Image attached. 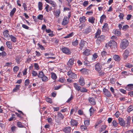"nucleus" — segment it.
Returning a JSON list of instances; mask_svg holds the SVG:
<instances>
[{"mask_svg": "<svg viewBox=\"0 0 133 133\" xmlns=\"http://www.w3.org/2000/svg\"><path fill=\"white\" fill-rule=\"evenodd\" d=\"M129 44V41L126 39H124L120 43V47L122 49H125L128 46Z\"/></svg>", "mask_w": 133, "mask_h": 133, "instance_id": "obj_1", "label": "nucleus"}, {"mask_svg": "<svg viewBox=\"0 0 133 133\" xmlns=\"http://www.w3.org/2000/svg\"><path fill=\"white\" fill-rule=\"evenodd\" d=\"M87 44L86 42L81 40L79 44V50L80 51L85 49L87 46Z\"/></svg>", "mask_w": 133, "mask_h": 133, "instance_id": "obj_2", "label": "nucleus"}, {"mask_svg": "<svg viewBox=\"0 0 133 133\" xmlns=\"http://www.w3.org/2000/svg\"><path fill=\"white\" fill-rule=\"evenodd\" d=\"M105 36L104 35H101L97 37L96 41V43L98 45H99L102 42L104 41L105 39Z\"/></svg>", "mask_w": 133, "mask_h": 133, "instance_id": "obj_3", "label": "nucleus"}, {"mask_svg": "<svg viewBox=\"0 0 133 133\" xmlns=\"http://www.w3.org/2000/svg\"><path fill=\"white\" fill-rule=\"evenodd\" d=\"M73 130L69 126L65 127L62 129V131L64 133H71V131L72 132Z\"/></svg>", "mask_w": 133, "mask_h": 133, "instance_id": "obj_4", "label": "nucleus"}, {"mask_svg": "<svg viewBox=\"0 0 133 133\" xmlns=\"http://www.w3.org/2000/svg\"><path fill=\"white\" fill-rule=\"evenodd\" d=\"M130 52L127 49H126L123 54L122 58L124 60H126L130 55Z\"/></svg>", "mask_w": 133, "mask_h": 133, "instance_id": "obj_5", "label": "nucleus"}, {"mask_svg": "<svg viewBox=\"0 0 133 133\" xmlns=\"http://www.w3.org/2000/svg\"><path fill=\"white\" fill-rule=\"evenodd\" d=\"M74 58H71L69 59L67 63V65L70 69L71 68L74 64Z\"/></svg>", "mask_w": 133, "mask_h": 133, "instance_id": "obj_6", "label": "nucleus"}, {"mask_svg": "<svg viewBox=\"0 0 133 133\" xmlns=\"http://www.w3.org/2000/svg\"><path fill=\"white\" fill-rule=\"evenodd\" d=\"M108 45L111 49L115 48L117 46V43L114 41H111L108 43Z\"/></svg>", "mask_w": 133, "mask_h": 133, "instance_id": "obj_7", "label": "nucleus"}, {"mask_svg": "<svg viewBox=\"0 0 133 133\" xmlns=\"http://www.w3.org/2000/svg\"><path fill=\"white\" fill-rule=\"evenodd\" d=\"M118 123L121 126L124 127L126 124L125 120L122 117H119L118 118Z\"/></svg>", "mask_w": 133, "mask_h": 133, "instance_id": "obj_8", "label": "nucleus"}, {"mask_svg": "<svg viewBox=\"0 0 133 133\" xmlns=\"http://www.w3.org/2000/svg\"><path fill=\"white\" fill-rule=\"evenodd\" d=\"M67 75L73 79H75L77 77L75 73L72 72L71 70H70L68 72Z\"/></svg>", "mask_w": 133, "mask_h": 133, "instance_id": "obj_9", "label": "nucleus"}, {"mask_svg": "<svg viewBox=\"0 0 133 133\" xmlns=\"http://www.w3.org/2000/svg\"><path fill=\"white\" fill-rule=\"evenodd\" d=\"M70 125L72 127L75 126L76 127L77 126L78 123L77 121L74 119H72L70 122Z\"/></svg>", "mask_w": 133, "mask_h": 133, "instance_id": "obj_10", "label": "nucleus"}, {"mask_svg": "<svg viewBox=\"0 0 133 133\" xmlns=\"http://www.w3.org/2000/svg\"><path fill=\"white\" fill-rule=\"evenodd\" d=\"M62 51L63 53L67 55H70L71 53L70 49L68 48L64 47L62 48Z\"/></svg>", "mask_w": 133, "mask_h": 133, "instance_id": "obj_11", "label": "nucleus"}, {"mask_svg": "<svg viewBox=\"0 0 133 133\" xmlns=\"http://www.w3.org/2000/svg\"><path fill=\"white\" fill-rule=\"evenodd\" d=\"M103 91L105 95L108 97H110L111 96V92L107 89L104 88L103 89Z\"/></svg>", "mask_w": 133, "mask_h": 133, "instance_id": "obj_12", "label": "nucleus"}, {"mask_svg": "<svg viewBox=\"0 0 133 133\" xmlns=\"http://www.w3.org/2000/svg\"><path fill=\"white\" fill-rule=\"evenodd\" d=\"M69 21L68 17H64L62 23V24L63 25H66L68 23Z\"/></svg>", "mask_w": 133, "mask_h": 133, "instance_id": "obj_13", "label": "nucleus"}, {"mask_svg": "<svg viewBox=\"0 0 133 133\" xmlns=\"http://www.w3.org/2000/svg\"><path fill=\"white\" fill-rule=\"evenodd\" d=\"M102 67V66L98 62L95 64V69L97 71H100Z\"/></svg>", "mask_w": 133, "mask_h": 133, "instance_id": "obj_14", "label": "nucleus"}, {"mask_svg": "<svg viewBox=\"0 0 133 133\" xmlns=\"http://www.w3.org/2000/svg\"><path fill=\"white\" fill-rule=\"evenodd\" d=\"M109 30L108 24L105 23L103 26L102 31L104 32H107L109 31Z\"/></svg>", "mask_w": 133, "mask_h": 133, "instance_id": "obj_15", "label": "nucleus"}, {"mask_svg": "<svg viewBox=\"0 0 133 133\" xmlns=\"http://www.w3.org/2000/svg\"><path fill=\"white\" fill-rule=\"evenodd\" d=\"M47 3L51 4L53 7H55L56 6V3L54 1L51 0H45Z\"/></svg>", "mask_w": 133, "mask_h": 133, "instance_id": "obj_16", "label": "nucleus"}, {"mask_svg": "<svg viewBox=\"0 0 133 133\" xmlns=\"http://www.w3.org/2000/svg\"><path fill=\"white\" fill-rule=\"evenodd\" d=\"M91 30L92 29L91 27L89 26L88 28L85 29L84 31L83 32V33L85 35H86L91 32Z\"/></svg>", "mask_w": 133, "mask_h": 133, "instance_id": "obj_17", "label": "nucleus"}, {"mask_svg": "<svg viewBox=\"0 0 133 133\" xmlns=\"http://www.w3.org/2000/svg\"><path fill=\"white\" fill-rule=\"evenodd\" d=\"M78 82L79 84L82 86H83L85 84L84 79L82 77H80Z\"/></svg>", "mask_w": 133, "mask_h": 133, "instance_id": "obj_18", "label": "nucleus"}, {"mask_svg": "<svg viewBox=\"0 0 133 133\" xmlns=\"http://www.w3.org/2000/svg\"><path fill=\"white\" fill-rule=\"evenodd\" d=\"M9 31L8 30H4L3 32V35L6 38H7L8 40L9 39L8 36L9 35Z\"/></svg>", "mask_w": 133, "mask_h": 133, "instance_id": "obj_19", "label": "nucleus"}, {"mask_svg": "<svg viewBox=\"0 0 133 133\" xmlns=\"http://www.w3.org/2000/svg\"><path fill=\"white\" fill-rule=\"evenodd\" d=\"M88 101L92 105H94L96 104L95 99L93 97H90L89 98Z\"/></svg>", "mask_w": 133, "mask_h": 133, "instance_id": "obj_20", "label": "nucleus"}, {"mask_svg": "<svg viewBox=\"0 0 133 133\" xmlns=\"http://www.w3.org/2000/svg\"><path fill=\"white\" fill-rule=\"evenodd\" d=\"M126 125L127 127H129L130 125V122L131 121V118L130 116H128V117L126 119Z\"/></svg>", "mask_w": 133, "mask_h": 133, "instance_id": "obj_21", "label": "nucleus"}, {"mask_svg": "<svg viewBox=\"0 0 133 133\" xmlns=\"http://www.w3.org/2000/svg\"><path fill=\"white\" fill-rule=\"evenodd\" d=\"M73 85L74 88L76 90L78 91H80L81 87L78 84L76 83H74Z\"/></svg>", "mask_w": 133, "mask_h": 133, "instance_id": "obj_22", "label": "nucleus"}, {"mask_svg": "<svg viewBox=\"0 0 133 133\" xmlns=\"http://www.w3.org/2000/svg\"><path fill=\"white\" fill-rule=\"evenodd\" d=\"M57 117L63 120L64 117V115L62 114L60 112H57Z\"/></svg>", "mask_w": 133, "mask_h": 133, "instance_id": "obj_23", "label": "nucleus"}, {"mask_svg": "<svg viewBox=\"0 0 133 133\" xmlns=\"http://www.w3.org/2000/svg\"><path fill=\"white\" fill-rule=\"evenodd\" d=\"M45 31L47 33H50L48 34L49 36H50L51 37H52L54 35L53 34V31H51L50 29H46Z\"/></svg>", "mask_w": 133, "mask_h": 133, "instance_id": "obj_24", "label": "nucleus"}, {"mask_svg": "<svg viewBox=\"0 0 133 133\" xmlns=\"http://www.w3.org/2000/svg\"><path fill=\"white\" fill-rule=\"evenodd\" d=\"M126 90L130 91L133 90V84H128L125 87Z\"/></svg>", "mask_w": 133, "mask_h": 133, "instance_id": "obj_25", "label": "nucleus"}, {"mask_svg": "<svg viewBox=\"0 0 133 133\" xmlns=\"http://www.w3.org/2000/svg\"><path fill=\"white\" fill-rule=\"evenodd\" d=\"M90 50L87 49L83 52V54L85 56H88L90 55Z\"/></svg>", "mask_w": 133, "mask_h": 133, "instance_id": "obj_26", "label": "nucleus"}, {"mask_svg": "<svg viewBox=\"0 0 133 133\" xmlns=\"http://www.w3.org/2000/svg\"><path fill=\"white\" fill-rule=\"evenodd\" d=\"M113 33L117 36H119L121 35V31L119 30L116 29L113 31Z\"/></svg>", "mask_w": 133, "mask_h": 133, "instance_id": "obj_27", "label": "nucleus"}, {"mask_svg": "<svg viewBox=\"0 0 133 133\" xmlns=\"http://www.w3.org/2000/svg\"><path fill=\"white\" fill-rule=\"evenodd\" d=\"M101 30L99 29H98L96 33L95 34L94 38H97V37L98 36L100 35L101 34Z\"/></svg>", "mask_w": 133, "mask_h": 133, "instance_id": "obj_28", "label": "nucleus"}, {"mask_svg": "<svg viewBox=\"0 0 133 133\" xmlns=\"http://www.w3.org/2000/svg\"><path fill=\"white\" fill-rule=\"evenodd\" d=\"M95 18L93 17H91L89 18L88 21L90 23L93 24L95 23Z\"/></svg>", "mask_w": 133, "mask_h": 133, "instance_id": "obj_29", "label": "nucleus"}, {"mask_svg": "<svg viewBox=\"0 0 133 133\" xmlns=\"http://www.w3.org/2000/svg\"><path fill=\"white\" fill-rule=\"evenodd\" d=\"M114 60L116 61L119 62L121 60L120 57L117 55H115L113 56Z\"/></svg>", "mask_w": 133, "mask_h": 133, "instance_id": "obj_30", "label": "nucleus"}, {"mask_svg": "<svg viewBox=\"0 0 133 133\" xmlns=\"http://www.w3.org/2000/svg\"><path fill=\"white\" fill-rule=\"evenodd\" d=\"M61 10L60 9L56 10L54 15L57 18L59 16Z\"/></svg>", "mask_w": 133, "mask_h": 133, "instance_id": "obj_31", "label": "nucleus"}, {"mask_svg": "<svg viewBox=\"0 0 133 133\" xmlns=\"http://www.w3.org/2000/svg\"><path fill=\"white\" fill-rule=\"evenodd\" d=\"M9 36L10 38L11 41L12 42L15 43L17 41L16 38L13 36L11 35H9Z\"/></svg>", "mask_w": 133, "mask_h": 133, "instance_id": "obj_32", "label": "nucleus"}, {"mask_svg": "<svg viewBox=\"0 0 133 133\" xmlns=\"http://www.w3.org/2000/svg\"><path fill=\"white\" fill-rule=\"evenodd\" d=\"M106 18V16L104 15H102L100 17V22L101 24L102 23L104 19Z\"/></svg>", "mask_w": 133, "mask_h": 133, "instance_id": "obj_33", "label": "nucleus"}, {"mask_svg": "<svg viewBox=\"0 0 133 133\" xmlns=\"http://www.w3.org/2000/svg\"><path fill=\"white\" fill-rule=\"evenodd\" d=\"M86 21L85 17L84 16H83L79 18V21L81 23L84 22Z\"/></svg>", "mask_w": 133, "mask_h": 133, "instance_id": "obj_34", "label": "nucleus"}, {"mask_svg": "<svg viewBox=\"0 0 133 133\" xmlns=\"http://www.w3.org/2000/svg\"><path fill=\"white\" fill-rule=\"evenodd\" d=\"M16 11V9L15 8H14L10 12V15L11 17L13 16L15 13Z\"/></svg>", "mask_w": 133, "mask_h": 133, "instance_id": "obj_35", "label": "nucleus"}, {"mask_svg": "<svg viewBox=\"0 0 133 133\" xmlns=\"http://www.w3.org/2000/svg\"><path fill=\"white\" fill-rule=\"evenodd\" d=\"M43 4L41 2H39L38 3V7L39 10H42V9Z\"/></svg>", "mask_w": 133, "mask_h": 133, "instance_id": "obj_36", "label": "nucleus"}, {"mask_svg": "<svg viewBox=\"0 0 133 133\" xmlns=\"http://www.w3.org/2000/svg\"><path fill=\"white\" fill-rule=\"evenodd\" d=\"M112 124L113 127L115 128L117 127L118 124V123L115 120H113L112 121Z\"/></svg>", "mask_w": 133, "mask_h": 133, "instance_id": "obj_37", "label": "nucleus"}, {"mask_svg": "<svg viewBox=\"0 0 133 133\" xmlns=\"http://www.w3.org/2000/svg\"><path fill=\"white\" fill-rule=\"evenodd\" d=\"M55 121L56 122V123L58 124H60L61 123V119L57 117L56 116H55Z\"/></svg>", "mask_w": 133, "mask_h": 133, "instance_id": "obj_38", "label": "nucleus"}, {"mask_svg": "<svg viewBox=\"0 0 133 133\" xmlns=\"http://www.w3.org/2000/svg\"><path fill=\"white\" fill-rule=\"evenodd\" d=\"M109 55V54H108L107 52L105 51H104L101 52V55L103 57H105L107 55Z\"/></svg>", "mask_w": 133, "mask_h": 133, "instance_id": "obj_39", "label": "nucleus"}, {"mask_svg": "<svg viewBox=\"0 0 133 133\" xmlns=\"http://www.w3.org/2000/svg\"><path fill=\"white\" fill-rule=\"evenodd\" d=\"M115 64V62L114 61H112L111 62V64L109 65V67H108L109 69H111L113 67H114Z\"/></svg>", "mask_w": 133, "mask_h": 133, "instance_id": "obj_40", "label": "nucleus"}, {"mask_svg": "<svg viewBox=\"0 0 133 133\" xmlns=\"http://www.w3.org/2000/svg\"><path fill=\"white\" fill-rule=\"evenodd\" d=\"M20 85H17L13 90V92H16L20 88Z\"/></svg>", "mask_w": 133, "mask_h": 133, "instance_id": "obj_41", "label": "nucleus"}, {"mask_svg": "<svg viewBox=\"0 0 133 133\" xmlns=\"http://www.w3.org/2000/svg\"><path fill=\"white\" fill-rule=\"evenodd\" d=\"M45 9L46 10V11L48 12L49 11H51L52 10V8L51 7L49 8V5L48 4H47L45 8Z\"/></svg>", "mask_w": 133, "mask_h": 133, "instance_id": "obj_42", "label": "nucleus"}, {"mask_svg": "<svg viewBox=\"0 0 133 133\" xmlns=\"http://www.w3.org/2000/svg\"><path fill=\"white\" fill-rule=\"evenodd\" d=\"M44 74L43 72L42 71H41L39 72L38 75V76L39 78H41L43 76H44Z\"/></svg>", "mask_w": 133, "mask_h": 133, "instance_id": "obj_43", "label": "nucleus"}, {"mask_svg": "<svg viewBox=\"0 0 133 133\" xmlns=\"http://www.w3.org/2000/svg\"><path fill=\"white\" fill-rule=\"evenodd\" d=\"M42 81L44 82H46L48 80V78L45 75L41 78Z\"/></svg>", "mask_w": 133, "mask_h": 133, "instance_id": "obj_44", "label": "nucleus"}, {"mask_svg": "<svg viewBox=\"0 0 133 133\" xmlns=\"http://www.w3.org/2000/svg\"><path fill=\"white\" fill-rule=\"evenodd\" d=\"M51 74V78L54 80L56 79L57 78L56 74L54 72H52Z\"/></svg>", "mask_w": 133, "mask_h": 133, "instance_id": "obj_45", "label": "nucleus"}, {"mask_svg": "<svg viewBox=\"0 0 133 133\" xmlns=\"http://www.w3.org/2000/svg\"><path fill=\"white\" fill-rule=\"evenodd\" d=\"M17 125L18 127L19 128H22L24 127V125L20 122H18L17 123Z\"/></svg>", "mask_w": 133, "mask_h": 133, "instance_id": "obj_46", "label": "nucleus"}, {"mask_svg": "<svg viewBox=\"0 0 133 133\" xmlns=\"http://www.w3.org/2000/svg\"><path fill=\"white\" fill-rule=\"evenodd\" d=\"M90 120L89 119L86 120L84 121V124L86 126H88L90 124Z\"/></svg>", "mask_w": 133, "mask_h": 133, "instance_id": "obj_47", "label": "nucleus"}, {"mask_svg": "<svg viewBox=\"0 0 133 133\" xmlns=\"http://www.w3.org/2000/svg\"><path fill=\"white\" fill-rule=\"evenodd\" d=\"M81 92H88V90L84 87H82L81 88L80 91Z\"/></svg>", "mask_w": 133, "mask_h": 133, "instance_id": "obj_48", "label": "nucleus"}, {"mask_svg": "<svg viewBox=\"0 0 133 133\" xmlns=\"http://www.w3.org/2000/svg\"><path fill=\"white\" fill-rule=\"evenodd\" d=\"M74 35V33L73 32H72L71 33L69 34H68L67 35L65 36L64 37V38H70L71 37H72Z\"/></svg>", "mask_w": 133, "mask_h": 133, "instance_id": "obj_49", "label": "nucleus"}, {"mask_svg": "<svg viewBox=\"0 0 133 133\" xmlns=\"http://www.w3.org/2000/svg\"><path fill=\"white\" fill-rule=\"evenodd\" d=\"M133 110V105H131L128 108L127 111L129 112H130L131 111Z\"/></svg>", "mask_w": 133, "mask_h": 133, "instance_id": "obj_50", "label": "nucleus"}, {"mask_svg": "<svg viewBox=\"0 0 133 133\" xmlns=\"http://www.w3.org/2000/svg\"><path fill=\"white\" fill-rule=\"evenodd\" d=\"M107 127V126L105 125H103L100 129V131L102 132L105 130Z\"/></svg>", "mask_w": 133, "mask_h": 133, "instance_id": "obj_51", "label": "nucleus"}, {"mask_svg": "<svg viewBox=\"0 0 133 133\" xmlns=\"http://www.w3.org/2000/svg\"><path fill=\"white\" fill-rule=\"evenodd\" d=\"M89 111L90 113V116H92L94 114V108L91 107L89 110Z\"/></svg>", "mask_w": 133, "mask_h": 133, "instance_id": "obj_52", "label": "nucleus"}, {"mask_svg": "<svg viewBox=\"0 0 133 133\" xmlns=\"http://www.w3.org/2000/svg\"><path fill=\"white\" fill-rule=\"evenodd\" d=\"M125 67L130 68L132 67L133 66V65L130 63H128L125 64Z\"/></svg>", "mask_w": 133, "mask_h": 133, "instance_id": "obj_53", "label": "nucleus"}, {"mask_svg": "<svg viewBox=\"0 0 133 133\" xmlns=\"http://www.w3.org/2000/svg\"><path fill=\"white\" fill-rule=\"evenodd\" d=\"M72 44L74 46H76L78 44V40L76 39L75 41L73 42L72 43Z\"/></svg>", "mask_w": 133, "mask_h": 133, "instance_id": "obj_54", "label": "nucleus"}, {"mask_svg": "<svg viewBox=\"0 0 133 133\" xmlns=\"http://www.w3.org/2000/svg\"><path fill=\"white\" fill-rule=\"evenodd\" d=\"M98 72L99 74V75L101 76H102L104 74H105V73L104 72V71H102V70H100V71H97Z\"/></svg>", "mask_w": 133, "mask_h": 133, "instance_id": "obj_55", "label": "nucleus"}, {"mask_svg": "<svg viewBox=\"0 0 133 133\" xmlns=\"http://www.w3.org/2000/svg\"><path fill=\"white\" fill-rule=\"evenodd\" d=\"M129 28V26L127 25H125L123 26L122 28V30L124 31H126Z\"/></svg>", "mask_w": 133, "mask_h": 133, "instance_id": "obj_56", "label": "nucleus"}, {"mask_svg": "<svg viewBox=\"0 0 133 133\" xmlns=\"http://www.w3.org/2000/svg\"><path fill=\"white\" fill-rule=\"evenodd\" d=\"M116 81L115 78H111L110 79V82L112 84L115 83Z\"/></svg>", "mask_w": 133, "mask_h": 133, "instance_id": "obj_57", "label": "nucleus"}, {"mask_svg": "<svg viewBox=\"0 0 133 133\" xmlns=\"http://www.w3.org/2000/svg\"><path fill=\"white\" fill-rule=\"evenodd\" d=\"M102 120H99L98 122L96 123L95 124V128H96L97 126H99L100 124L102 123Z\"/></svg>", "mask_w": 133, "mask_h": 133, "instance_id": "obj_58", "label": "nucleus"}, {"mask_svg": "<svg viewBox=\"0 0 133 133\" xmlns=\"http://www.w3.org/2000/svg\"><path fill=\"white\" fill-rule=\"evenodd\" d=\"M29 80V79H26L25 81L24 85L26 87L28 86L30 83Z\"/></svg>", "mask_w": 133, "mask_h": 133, "instance_id": "obj_59", "label": "nucleus"}, {"mask_svg": "<svg viewBox=\"0 0 133 133\" xmlns=\"http://www.w3.org/2000/svg\"><path fill=\"white\" fill-rule=\"evenodd\" d=\"M19 69V67L18 66H15L13 68L14 71L15 72H17L18 71Z\"/></svg>", "mask_w": 133, "mask_h": 133, "instance_id": "obj_60", "label": "nucleus"}, {"mask_svg": "<svg viewBox=\"0 0 133 133\" xmlns=\"http://www.w3.org/2000/svg\"><path fill=\"white\" fill-rule=\"evenodd\" d=\"M15 116H16L14 114H11V117L9 119H8V120L9 121H12L13 120L14 118H15Z\"/></svg>", "mask_w": 133, "mask_h": 133, "instance_id": "obj_61", "label": "nucleus"}, {"mask_svg": "<svg viewBox=\"0 0 133 133\" xmlns=\"http://www.w3.org/2000/svg\"><path fill=\"white\" fill-rule=\"evenodd\" d=\"M31 56H29L26 61V62L29 63L31 61Z\"/></svg>", "mask_w": 133, "mask_h": 133, "instance_id": "obj_62", "label": "nucleus"}, {"mask_svg": "<svg viewBox=\"0 0 133 133\" xmlns=\"http://www.w3.org/2000/svg\"><path fill=\"white\" fill-rule=\"evenodd\" d=\"M58 81L61 83H63L65 81V80L64 78L61 77V78H60L58 80Z\"/></svg>", "mask_w": 133, "mask_h": 133, "instance_id": "obj_63", "label": "nucleus"}, {"mask_svg": "<svg viewBox=\"0 0 133 133\" xmlns=\"http://www.w3.org/2000/svg\"><path fill=\"white\" fill-rule=\"evenodd\" d=\"M80 128L82 131H84L87 129V128L86 126L84 125H81L80 126Z\"/></svg>", "mask_w": 133, "mask_h": 133, "instance_id": "obj_64", "label": "nucleus"}]
</instances>
